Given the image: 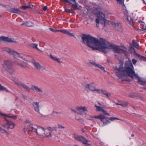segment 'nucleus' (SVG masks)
I'll return each instance as SVG.
<instances>
[{"mask_svg": "<svg viewBox=\"0 0 146 146\" xmlns=\"http://www.w3.org/2000/svg\"><path fill=\"white\" fill-rule=\"evenodd\" d=\"M81 38L82 42L93 50H97L106 53L110 49H112L115 52V56L117 59L122 54L120 51H127L126 48L124 46L112 45L104 40H98L90 35L83 34Z\"/></svg>", "mask_w": 146, "mask_h": 146, "instance_id": "nucleus-1", "label": "nucleus"}, {"mask_svg": "<svg viewBox=\"0 0 146 146\" xmlns=\"http://www.w3.org/2000/svg\"><path fill=\"white\" fill-rule=\"evenodd\" d=\"M123 61L119 60L118 67L117 66L115 68V73L120 79L127 81L125 78L129 76L133 79H135L141 85H143L146 83V80L139 77L138 74L135 73L133 66L130 60L126 62L124 68L123 67Z\"/></svg>", "mask_w": 146, "mask_h": 146, "instance_id": "nucleus-2", "label": "nucleus"}, {"mask_svg": "<svg viewBox=\"0 0 146 146\" xmlns=\"http://www.w3.org/2000/svg\"><path fill=\"white\" fill-rule=\"evenodd\" d=\"M54 127H48L46 129L43 127H38L37 129L34 127L32 125H28L27 127L24 129V133H26V131H31L36 132L39 135H44L45 137L50 139H54L55 137V135L52 131L55 129Z\"/></svg>", "mask_w": 146, "mask_h": 146, "instance_id": "nucleus-3", "label": "nucleus"}, {"mask_svg": "<svg viewBox=\"0 0 146 146\" xmlns=\"http://www.w3.org/2000/svg\"><path fill=\"white\" fill-rule=\"evenodd\" d=\"M2 51L5 53L7 52L11 55L13 56L15 58L17 59V60L13 62L16 65L22 68H25L27 67V64L25 63H22L18 58H20L24 60L25 59L20 55V54L15 51L14 50L8 48H2Z\"/></svg>", "mask_w": 146, "mask_h": 146, "instance_id": "nucleus-4", "label": "nucleus"}, {"mask_svg": "<svg viewBox=\"0 0 146 146\" xmlns=\"http://www.w3.org/2000/svg\"><path fill=\"white\" fill-rule=\"evenodd\" d=\"M92 117L99 119L100 121L102 122L103 123V125H106L110 123V121L108 120V117H106L102 114L100 115H98L94 116Z\"/></svg>", "mask_w": 146, "mask_h": 146, "instance_id": "nucleus-5", "label": "nucleus"}, {"mask_svg": "<svg viewBox=\"0 0 146 146\" xmlns=\"http://www.w3.org/2000/svg\"><path fill=\"white\" fill-rule=\"evenodd\" d=\"M98 18L96 20V21L97 23H99L105 25L106 20L105 18V15L101 12H99L97 15Z\"/></svg>", "mask_w": 146, "mask_h": 146, "instance_id": "nucleus-6", "label": "nucleus"}, {"mask_svg": "<svg viewBox=\"0 0 146 146\" xmlns=\"http://www.w3.org/2000/svg\"><path fill=\"white\" fill-rule=\"evenodd\" d=\"M94 85V82L87 84L85 86V88L93 92L99 94L101 89L96 88Z\"/></svg>", "mask_w": 146, "mask_h": 146, "instance_id": "nucleus-7", "label": "nucleus"}, {"mask_svg": "<svg viewBox=\"0 0 146 146\" xmlns=\"http://www.w3.org/2000/svg\"><path fill=\"white\" fill-rule=\"evenodd\" d=\"M74 138L80 142H82L86 146L88 143V141L84 137L81 136H79L76 135H74Z\"/></svg>", "mask_w": 146, "mask_h": 146, "instance_id": "nucleus-8", "label": "nucleus"}, {"mask_svg": "<svg viewBox=\"0 0 146 146\" xmlns=\"http://www.w3.org/2000/svg\"><path fill=\"white\" fill-rule=\"evenodd\" d=\"M2 41L5 42H7L15 43L18 42L14 38H11L3 36H1L0 37V42Z\"/></svg>", "mask_w": 146, "mask_h": 146, "instance_id": "nucleus-9", "label": "nucleus"}, {"mask_svg": "<svg viewBox=\"0 0 146 146\" xmlns=\"http://www.w3.org/2000/svg\"><path fill=\"white\" fill-rule=\"evenodd\" d=\"M35 68L38 70H42L44 72L47 70L46 68L44 66H42L38 62L35 61L33 62Z\"/></svg>", "mask_w": 146, "mask_h": 146, "instance_id": "nucleus-10", "label": "nucleus"}, {"mask_svg": "<svg viewBox=\"0 0 146 146\" xmlns=\"http://www.w3.org/2000/svg\"><path fill=\"white\" fill-rule=\"evenodd\" d=\"M87 107L86 106H78L76 107V109L78 111L77 113L80 115H82L83 112H87Z\"/></svg>", "mask_w": 146, "mask_h": 146, "instance_id": "nucleus-11", "label": "nucleus"}, {"mask_svg": "<svg viewBox=\"0 0 146 146\" xmlns=\"http://www.w3.org/2000/svg\"><path fill=\"white\" fill-rule=\"evenodd\" d=\"M49 29L51 31L53 32H60L63 34H66L70 36H74L73 33H70L66 30H55L51 28H50Z\"/></svg>", "mask_w": 146, "mask_h": 146, "instance_id": "nucleus-12", "label": "nucleus"}, {"mask_svg": "<svg viewBox=\"0 0 146 146\" xmlns=\"http://www.w3.org/2000/svg\"><path fill=\"white\" fill-rule=\"evenodd\" d=\"M12 64V62L11 60L5 61L4 64H3V67L5 70H7L8 68H11Z\"/></svg>", "mask_w": 146, "mask_h": 146, "instance_id": "nucleus-13", "label": "nucleus"}, {"mask_svg": "<svg viewBox=\"0 0 146 146\" xmlns=\"http://www.w3.org/2000/svg\"><path fill=\"white\" fill-rule=\"evenodd\" d=\"M95 107L96 108V111H102L104 115L109 116L110 115L106 111L103 109V107L100 106H98L95 105Z\"/></svg>", "mask_w": 146, "mask_h": 146, "instance_id": "nucleus-14", "label": "nucleus"}, {"mask_svg": "<svg viewBox=\"0 0 146 146\" xmlns=\"http://www.w3.org/2000/svg\"><path fill=\"white\" fill-rule=\"evenodd\" d=\"M39 102H34L33 103V106L35 111L38 113H40L39 106Z\"/></svg>", "mask_w": 146, "mask_h": 146, "instance_id": "nucleus-15", "label": "nucleus"}, {"mask_svg": "<svg viewBox=\"0 0 146 146\" xmlns=\"http://www.w3.org/2000/svg\"><path fill=\"white\" fill-rule=\"evenodd\" d=\"M49 56L51 59L56 61L59 64H60L62 63L61 60V58H58L56 56H53L52 55H50Z\"/></svg>", "mask_w": 146, "mask_h": 146, "instance_id": "nucleus-16", "label": "nucleus"}, {"mask_svg": "<svg viewBox=\"0 0 146 146\" xmlns=\"http://www.w3.org/2000/svg\"><path fill=\"white\" fill-rule=\"evenodd\" d=\"M5 124L8 126L7 127V129H13L15 125V124L14 123L8 120H7V122Z\"/></svg>", "mask_w": 146, "mask_h": 146, "instance_id": "nucleus-17", "label": "nucleus"}, {"mask_svg": "<svg viewBox=\"0 0 146 146\" xmlns=\"http://www.w3.org/2000/svg\"><path fill=\"white\" fill-rule=\"evenodd\" d=\"M128 13H126L125 16V18L126 19L127 23L131 25H132L133 24V20L130 16H128Z\"/></svg>", "mask_w": 146, "mask_h": 146, "instance_id": "nucleus-18", "label": "nucleus"}, {"mask_svg": "<svg viewBox=\"0 0 146 146\" xmlns=\"http://www.w3.org/2000/svg\"><path fill=\"white\" fill-rule=\"evenodd\" d=\"M33 88L35 90L36 92L39 94L40 95L42 94L43 91L41 88L35 86H33Z\"/></svg>", "mask_w": 146, "mask_h": 146, "instance_id": "nucleus-19", "label": "nucleus"}, {"mask_svg": "<svg viewBox=\"0 0 146 146\" xmlns=\"http://www.w3.org/2000/svg\"><path fill=\"white\" fill-rule=\"evenodd\" d=\"M113 25L115 30L117 31H121V27L120 24L115 23L113 24Z\"/></svg>", "mask_w": 146, "mask_h": 146, "instance_id": "nucleus-20", "label": "nucleus"}, {"mask_svg": "<svg viewBox=\"0 0 146 146\" xmlns=\"http://www.w3.org/2000/svg\"><path fill=\"white\" fill-rule=\"evenodd\" d=\"M99 94H103L106 95L108 98H109L110 96V94L108 93L106 90L101 89L99 93Z\"/></svg>", "mask_w": 146, "mask_h": 146, "instance_id": "nucleus-21", "label": "nucleus"}, {"mask_svg": "<svg viewBox=\"0 0 146 146\" xmlns=\"http://www.w3.org/2000/svg\"><path fill=\"white\" fill-rule=\"evenodd\" d=\"M0 115L5 117L12 118L14 119H16L17 118V116L15 115H7L6 114L3 113L1 112H0Z\"/></svg>", "mask_w": 146, "mask_h": 146, "instance_id": "nucleus-22", "label": "nucleus"}, {"mask_svg": "<svg viewBox=\"0 0 146 146\" xmlns=\"http://www.w3.org/2000/svg\"><path fill=\"white\" fill-rule=\"evenodd\" d=\"M25 25L28 27H31L33 25V24L32 22H26L22 23L21 25Z\"/></svg>", "mask_w": 146, "mask_h": 146, "instance_id": "nucleus-23", "label": "nucleus"}, {"mask_svg": "<svg viewBox=\"0 0 146 146\" xmlns=\"http://www.w3.org/2000/svg\"><path fill=\"white\" fill-rule=\"evenodd\" d=\"M30 46L33 48H36V49H37V50H38L40 51L41 52L42 51V50H41L39 49L37 47L38 45L37 44H35V43H32V44H31L30 45Z\"/></svg>", "mask_w": 146, "mask_h": 146, "instance_id": "nucleus-24", "label": "nucleus"}, {"mask_svg": "<svg viewBox=\"0 0 146 146\" xmlns=\"http://www.w3.org/2000/svg\"><path fill=\"white\" fill-rule=\"evenodd\" d=\"M19 11V10L15 8H12L10 10L11 12L15 13H18Z\"/></svg>", "mask_w": 146, "mask_h": 146, "instance_id": "nucleus-25", "label": "nucleus"}, {"mask_svg": "<svg viewBox=\"0 0 146 146\" xmlns=\"http://www.w3.org/2000/svg\"><path fill=\"white\" fill-rule=\"evenodd\" d=\"M132 44L133 46L136 48L138 49L139 48V45L138 43L135 42L134 40H133L132 41Z\"/></svg>", "mask_w": 146, "mask_h": 146, "instance_id": "nucleus-26", "label": "nucleus"}, {"mask_svg": "<svg viewBox=\"0 0 146 146\" xmlns=\"http://www.w3.org/2000/svg\"><path fill=\"white\" fill-rule=\"evenodd\" d=\"M138 57L140 58L141 60L146 61V57L140 56L139 54H137Z\"/></svg>", "mask_w": 146, "mask_h": 146, "instance_id": "nucleus-27", "label": "nucleus"}, {"mask_svg": "<svg viewBox=\"0 0 146 146\" xmlns=\"http://www.w3.org/2000/svg\"><path fill=\"white\" fill-rule=\"evenodd\" d=\"M96 67H97L100 68L101 70H104L105 72H106V70H105L104 68L101 65L99 64H97Z\"/></svg>", "mask_w": 146, "mask_h": 146, "instance_id": "nucleus-28", "label": "nucleus"}, {"mask_svg": "<svg viewBox=\"0 0 146 146\" xmlns=\"http://www.w3.org/2000/svg\"><path fill=\"white\" fill-rule=\"evenodd\" d=\"M0 90H4L6 92H9V90L6 88H5L3 86H2L1 84H0Z\"/></svg>", "mask_w": 146, "mask_h": 146, "instance_id": "nucleus-29", "label": "nucleus"}, {"mask_svg": "<svg viewBox=\"0 0 146 146\" xmlns=\"http://www.w3.org/2000/svg\"><path fill=\"white\" fill-rule=\"evenodd\" d=\"M137 95V94L136 93H132L129 94V96L130 97L133 98L136 97Z\"/></svg>", "mask_w": 146, "mask_h": 146, "instance_id": "nucleus-30", "label": "nucleus"}, {"mask_svg": "<svg viewBox=\"0 0 146 146\" xmlns=\"http://www.w3.org/2000/svg\"><path fill=\"white\" fill-rule=\"evenodd\" d=\"M128 104V103L127 102H123L121 103V106L123 107H125L127 106Z\"/></svg>", "mask_w": 146, "mask_h": 146, "instance_id": "nucleus-31", "label": "nucleus"}, {"mask_svg": "<svg viewBox=\"0 0 146 146\" xmlns=\"http://www.w3.org/2000/svg\"><path fill=\"white\" fill-rule=\"evenodd\" d=\"M108 120H110L111 121H113L114 120H115L116 119H118V120H122L121 119H119L117 118L116 117H108Z\"/></svg>", "mask_w": 146, "mask_h": 146, "instance_id": "nucleus-32", "label": "nucleus"}, {"mask_svg": "<svg viewBox=\"0 0 146 146\" xmlns=\"http://www.w3.org/2000/svg\"><path fill=\"white\" fill-rule=\"evenodd\" d=\"M9 72L11 74H12L14 71V70L11 67V68H8L7 69Z\"/></svg>", "mask_w": 146, "mask_h": 146, "instance_id": "nucleus-33", "label": "nucleus"}, {"mask_svg": "<svg viewBox=\"0 0 146 146\" xmlns=\"http://www.w3.org/2000/svg\"><path fill=\"white\" fill-rule=\"evenodd\" d=\"M21 87H23L24 88L27 90H28L29 89V87L27 86V85H26L25 84H24L23 83H22Z\"/></svg>", "mask_w": 146, "mask_h": 146, "instance_id": "nucleus-34", "label": "nucleus"}, {"mask_svg": "<svg viewBox=\"0 0 146 146\" xmlns=\"http://www.w3.org/2000/svg\"><path fill=\"white\" fill-rule=\"evenodd\" d=\"M0 131L2 133H8V132L5 129H3L1 127H0Z\"/></svg>", "mask_w": 146, "mask_h": 146, "instance_id": "nucleus-35", "label": "nucleus"}, {"mask_svg": "<svg viewBox=\"0 0 146 146\" xmlns=\"http://www.w3.org/2000/svg\"><path fill=\"white\" fill-rule=\"evenodd\" d=\"M117 1L118 4L122 5L123 4L124 0H117Z\"/></svg>", "mask_w": 146, "mask_h": 146, "instance_id": "nucleus-36", "label": "nucleus"}, {"mask_svg": "<svg viewBox=\"0 0 146 146\" xmlns=\"http://www.w3.org/2000/svg\"><path fill=\"white\" fill-rule=\"evenodd\" d=\"M58 128L62 129H65V127L60 125H58Z\"/></svg>", "mask_w": 146, "mask_h": 146, "instance_id": "nucleus-37", "label": "nucleus"}, {"mask_svg": "<svg viewBox=\"0 0 146 146\" xmlns=\"http://www.w3.org/2000/svg\"><path fill=\"white\" fill-rule=\"evenodd\" d=\"M132 62L134 65H135L137 62V60L134 59H133L132 60Z\"/></svg>", "mask_w": 146, "mask_h": 146, "instance_id": "nucleus-38", "label": "nucleus"}, {"mask_svg": "<svg viewBox=\"0 0 146 146\" xmlns=\"http://www.w3.org/2000/svg\"><path fill=\"white\" fill-rule=\"evenodd\" d=\"M15 83L17 85L19 86H21L22 84V83H21L20 82H16Z\"/></svg>", "mask_w": 146, "mask_h": 146, "instance_id": "nucleus-39", "label": "nucleus"}, {"mask_svg": "<svg viewBox=\"0 0 146 146\" xmlns=\"http://www.w3.org/2000/svg\"><path fill=\"white\" fill-rule=\"evenodd\" d=\"M60 112H58L56 111H53L52 112V114H60Z\"/></svg>", "mask_w": 146, "mask_h": 146, "instance_id": "nucleus-40", "label": "nucleus"}, {"mask_svg": "<svg viewBox=\"0 0 146 146\" xmlns=\"http://www.w3.org/2000/svg\"><path fill=\"white\" fill-rule=\"evenodd\" d=\"M70 111L71 112L74 113H76L78 112L76 111L75 110L72 109V108H71L70 109Z\"/></svg>", "mask_w": 146, "mask_h": 146, "instance_id": "nucleus-41", "label": "nucleus"}, {"mask_svg": "<svg viewBox=\"0 0 146 146\" xmlns=\"http://www.w3.org/2000/svg\"><path fill=\"white\" fill-rule=\"evenodd\" d=\"M24 9H26L29 7L27 6H23L21 7Z\"/></svg>", "mask_w": 146, "mask_h": 146, "instance_id": "nucleus-42", "label": "nucleus"}, {"mask_svg": "<svg viewBox=\"0 0 146 146\" xmlns=\"http://www.w3.org/2000/svg\"><path fill=\"white\" fill-rule=\"evenodd\" d=\"M65 11L66 12H72V11L70 9H66L65 10Z\"/></svg>", "mask_w": 146, "mask_h": 146, "instance_id": "nucleus-43", "label": "nucleus"}, {"mask_svg": "<svg viewBox=\"0 0 146 146\" xmlns=\"http://www.w3.org/2000/svg\"><path fill=\"white\" fill-rule=\"evenodd\" d=\"M91 63L92 65L96 67V66L98 64L96 63L95 62H91Z\"/></svg>", "mask_w": 146, "mask_h": 146, "instance_id": "nucleus-44", "label": "nucleus"}, {"mask_svg": "<svg viewBox=\"0 0 146 146\" xmlns=\"http://www.w3.org/2000/svg\"><path fill=\"white\" fill-rule=\"evenodd\" d=\"M25 123H27V124H31V122L29 120H26L25 121Z\"/></svg>", "mask_w": 146, "mask_h": 146, "instance_id": "nucleus-45", "label": "nucleus"}, {"mask_svg": "<svg viewBox=\"0 0 146 146\" xmlns=\"http://www.w3.org/2000/svg\"><path fill=\"white\" fill-rule=\"evenodd\" d=\"M48 9L47 7L46 6H44L43 8V9L44 11Z\"/></svg>", "mask_w": 146, "mask_h": 146, "instance_id": "nucleus-46", "label": "nucleus"}, {"mask_svg": "<svg viewBox=\"0 0 146 146\" xmlns=\"http://www.w3.org/2000/svg\"><path fill=\"white\" fill-rule=\"evenodd\" d=\"M116 104L117 105H120V106H121V103H116Z\"/></svg>", "mask_w": 146, "mask_h": 146, "instance_id": "nucleus-47", "label": "nucleus"}, {"mask_svg": "<svg viewBox=\"0 0 146 146\" xmlns=\"http://www.w3.org/2000/svg\"><path fill=\"white\" fill-rule=\"evenodd\" d=\"M139 22L141 24H143L144 23L142 21H139Z\"/></svg>", "mask_w": 146, "mask_h": 146, "instance_id": "nucleus-48", "label": "nucleus"}, {"mask_svg": "<svg viewBox=\"0 0 146 146\" xmlns=\"http://www.w3.org/2000/svg\"><path fill=\"white\" fill-rule=\"evenodd\" d=\"M146 30V26L145 27V28L143 29H142L141 30V31H143V30Z\"/></svg>", "mask_w": 146, "mask_h": 146, "instance_id": "nucleus-49", "label": "nucleus"}, {"mask_svg": "<svg viewBox=\"0 0 146 146\" xmlns=\"http://www.w3.org/2000/svg\"><path fill=\"white\" fill-rule=\"evenodd\" d=\"M86 146H90V145L88 143V144Z\"/></svg>", "mask_w": 146, "mask_h": 146, "instance_id": "nucleus-50", "label": "nucleus"}, {"mask_svg": "<svg viewBox=\"0 0 146 146\" xmlns=\"http://www.w3.org/2000/svg\"><path fill=\"white\" fill-rule=\"evenodd\" d=\"M144 89L145 90H146V86L144 88Z\"/></svg>", "mask_w": 146, "mask_h": 146, "instance_id": "nucleus-51", "label": "nucleus"}, {"mask_svg": "<svg viewBox=\"0 0 146 146\" xmlns=\"http://www.w3.org/2000/svg\"><path fill=\"white\" fill-rule=\"evenodd\" d=\"M5 120L7 121V120H8L6 118H4Z\"/></svg>", "mask_w": 146, "mask_h": 146, "instance_id": "nucleus-52", "label": "nucleus"}, {"mask_svg": "<svg viewBox=\"0 0 146 146\" xmlns=\"http://www.w3.org/2000/svg\"><path fill=\"white\" fill-rule=\"evenodd\" d=\"M98 104H99V105H101V104L100 102H99L98 103Z\"/></svg>", "mask_w": 146, "mask_h": 146, "instance_id": "nucleus-53", "label": "nucleus"}, {"mask_svg": "<svg viewBox=\"0 0 146 146\" xmlns=\"http://www.w3.org/2000/svg\"><path fill=\"white\" fill-rule=\"evenodd\" d=\"M2 126L4 127H5L6 126L5 125H3Z\"/></svg>", "mask_w": 146, "mask_h": 146, "instance_id": "nucleus-54", "label": "nucleus"}, {"mask_svg": "<svg viewBox=\"0 0 146 146\" xmlns=\"http://www.w3.org/2000/svg\"><path fill=\"white\" fill-rule=\"evenodd\" d=\"M131 136H132V137H133V136H134V135L133 134H132V135H131Z\"/></svg>", "mask_w": 146, "mask_h": 146, "instance_id": "nucleus-55", "label": "nucleus"}, {"mask_svg": "<svg viewBox=\"0 0 146 146\" xmlns=\"http://www.w3.org/2000/svg\"><path fill=\"white\" fill-rule=\"evenodd\" d=\"M9 1H12V0H9Z\"/></svg>", "mask_w": 146, "mask_h": 146, "instance_id": "nucleus-56", "label": "nucleus"}, {"mask_svg": "<svg viewBox=\"0 0 146 146\" xmlns=\"http://www.w3.org/2000/svg\"><path fill=\"white\" fill-rule=\"evenodd\" d=\"M74 146H78V145H75Z\"/></svg>", "mask_w": 146, "mask_h": 146, "instance_id": "nucleus-57", "label": "nucleus"}, {"mask_svg": "<svg viewBox=\"0 0 146 146\" xmlns=\"http://www.w3.org/2000/svg\"><path fill=\"white\" fill-rule=\"evenodd\" d=\"M1 16L0 15V18L1 17Z\"/></svg>", "mask_w": 146, "mask_h": 146, "instance_id": "nucleus-58", "label": "nucleus"}, {"mask_svg": "<svg viewBox=\"0 0 146 146\" xmlns=\"http://www.w3.org/2000/svg\"><path fill=\"white\" fill-rule=\"evenodd\" d=\"M4 6L5 7V6H5V5Z\"/></svg>", "mask_w": 146, "mask_h": 146, "instance_id": "nucleus-59", "label": "nucleus"}]
</instances>
